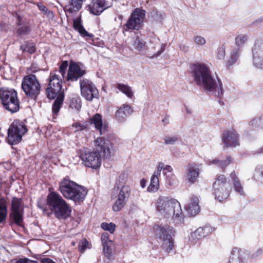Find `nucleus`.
Listing matches in <instances>:
<instances>
[{
	"label": "nucleus",
	"instance_id": "f257e3e1",
	"mask_svg": "<svg viewBox=\"0 0 263 263\" xmlns=\"http://www.w3.org/2000/svg\"><path fill=\"white\" fill-rule=\"evenodd\" d=\"M95 143L96 151L84 147L79 149L77 153L84 165L97 170L101 166V156L105 157L110 153V142L103 137H99L95 141Z\"/></svg>",
	"mask_w": 263,
	"mask_h": 263
},
{
	"label": "nucleus",
	"instance_id": "f03ea898",
	"mask_svg": "<svg viewBox=\"0 0 263 263\" xmlns=\"http://www.w3.org/2000/svg\"><path fill=\"white\" fill-rule=\"evenodd\" d=\"M194 80L198 85H202L203 89L208 92H213L215 96L221 98L223 96L222 84L218 79V85L212 77L210 69L204 64H197L193 66Z\"/></svg>",
	"mask_w": 263,
	"mask_h": 263
},
{
	"label": "nucleus",
	"instance_id": "7ed1b4c3",
	"mask_svg": "<svg viewBox=\"0 0 263 263\" xmlns=\"http://www.w3.org/2000/svg\"><path fill=\"white\" fill-rule=\"evenodd\" d=\"M38 208L44 213H48V210L54 214L58 219H66L71 214L70 206L57 192H50L46 198V203L42 201L37 202Z\"/></svg>",
	"mask_w": 263,
	"mask_h": 263
},
{
	"label": "nucleus",
	"instance_id": "20e7f679",
	"mask_svg": "<svg viewBox=\"0 0 263 263\" xmlns=\"http://www.w3.org/2000/svg\"><path fill=\"white\" fill-rule=\"evenodd\" d=\"M58 191L64 198L73 201L77 204L84 201L88 193L84 186L71 180L67 176L59 182Z\"/></svg>",
	"mask_w": 263,
	"mask_h": 263
},
{
	"label": "nucleus",
	"instance_id": "39448f33",
	"mask_svg": "<svg viewBox=\"0 0 263 263\" xmlns=\"http://www.w3.org/2000/svg\"><path fill=\"white\" fill-rule=\"evenodd\" d=\"M0 104L5 110L11 114L18 112L21 108V102L17 92L14 89L1 87Z\"/></svg>",
	"mask_w": 263,
	"mask_h": 263
},
{
	"label": "nucleus",
	"instance_id": "423d86ee",
	"mask_svg": "<svg viewBox=\"0 0 263 263\" xmlns=\"http://www.w3.org/2000/svg\"><path fill=\"white\" fill-rule=\"evenodd\" d=\"M156 238L162 240L161 249L167 254L174 249V240L172 236L175 234V230L169 226L156 225L154 227Z\"/></svg>",
	"mask_w": 263,
	"mask_h": 263
},
{
	"label": "nucleus",
	"instance_id": "0eeeda50",
	"mask_svg": "<svg viewBox=\"0 0 263 263\" xmlns=\"http://www.w3.org/2000/svg\"><path fill=\"white\" fill-rule=\"evenodd\" d=\"M21 87L26 97L35 102L41 93V86L36 76L30 74L25 76L23 78Z\"/></svg>",
	"mask_w": 263,
	"mask_h": 263
},
{
	"label": "nucleus",
	"instance_id": "6e6552de",
	"mask_svg": "<svg viewBox=\"0 0 263 263\" xmlns=\"http://www.w3.org/2000/svg\"><path fill=\"white\" fill-rule=\"evenodd\" d=\"M27 132V126L23 121L14 120L8 129L7 142L12 145L19 143Z\"/></svg>",
	"mask_w": 263,
	"mask_h": 263
},
{
	"label": "nucleus",
	"instance_id": "1a4fd4ad",
	"mask_svg": "<svg viewBox=\"0 0 263 263\" xmlns=\"http://www.w3.org/2000/svg\"><path fill=\"white\" fill-rule=\"evenodd\" d=\"M156 208L161 213L166 215H172L175 219L179 218L182 215L180 203L174 199L168 200L159 199Z\"/></svg>",
	"mask_w": 263,
	"mask_h": 263
},
{
	"label": "nucleus",
	"instance_id": "9d476101",
	"mask_svg": "<svg viewBox=\"0 0 263 263\" xmlns=\"http://www.w3.org/2000/svg\"><path fill=\"white\" fill-rule=\"evenodd\" d=\"M48 85L45 90L46 97L49 100L54 99L61 93L65 95L62 89L63 80L55 72H50L48 78Z\"/></svg>",
	"mask_w": 263,
	"mask_h": 263
},
{
	"label": "nucleus",
	"instance_id": "9b49d317",
	"mask_svg": "<svg viewBox=\"0 0 263 263\" xmlns=\"http://www.w3.org/2000/svg\"><path fill=\"white\" fill-rule=\"evenodd\" d=\"M120 182V181H119ZM114 190L119 191L117 198L112 205V210L115 212H119L121 210L126 204L131 194L132 190L128 185H121L120 182H116L114 186Z\"/></svg>",
	"mask_w": 263,
	"mask_h": 263
},
{
	"label": "nucleus",
	"instance_id": "f8f14e48",
	"mask_svg": "<svg viewBox=\"0 0 263 263\" xmlns=\"http://www.w3.org/2000/svg\"><path fill=\"white\" fill-rule=\"evenodd\" d=\"M146 11L142 8H137L134 9L127 20L126 24L123 26V29L126 31L132 30H138L143 24L145 17Z\"/></svg>",
	"mask_w": 263,
	"mask_h": 263
},
{
	"label": "nucleus",
	"instance_id": "ddd939ff",
	"mask_svg": "<svg viewBox=\"0 0 263 263\" xmlns=\"http://www.w3.org/2000/svg\"><path fill=\"white\" fill-rule=\"evenodd\" d=\"M227 179L223 174H218L213 183V187L215 199L222 201L230 195V192L226 187Z\"/></svg>",
	"mask_w": 263,
	"mask_h": 263
},
{
	"label": "nucleus",
	"instance_id": "4468645a",
	"mask_svg": "<svg viewBox=\"0 0 263 263\" xmlns=\"http://www.w3.org/2000/svg\"><path fill=\"white\" fill-rule=\"evenodd\" d=\"M81 96L88 101L99 99V92L96 85L89 80L83 79L80 81Z\"/></svg>",
	"mask_w": 263,
	"mask_h": 263
},
{
	"label": "nucleus",
	"instance_id": "2eb2a0df",
	"mask_svg": "<svg viewBox=\"0 0 263 263\" xmlns=\"http://www.w3.org/2000/svg\"><path fill=\"white\" fill-rule=\"evenodd\" d=\"M86 73V70L81 67L80 63L70 61L68 70L66 80L77 81Z\"/></svg>",
	"mask_w": 263,
	"mask_h": 263
},
{
	"label": "nucleus",
	"instance_id": "dca6fc26",
	"mask_svg": "<svg viewBox=\"0 0 263 263\" xmlns=\"http://www.w3.org/2000/svg\"><path fill=\"white\" fill-rule=\"evenodd\" d=\"M253 63L259 68H263V40L256 41L252 49Z\"/></svg>",
	"mask_w": 263,
	"mask_h": 263
},
{
	"label": "nucleus",
	"instance_id": "f3484780",
	"mask_svg": "<svg viewBox=\"0 0 263 263\" xmlns=\"http://www.w3.org/2000/svg\"><path fill=\"white\" fill-rule=\"evenodd\" d=\"M221 139L227 147H236L239 145V135L234 129L224 130L222 134Z\"/></svg>",
	"mask_w": 263,
	"mask_h": 263
},
{
	"label": "nucleus",
	"instance_id": "a211bd4d",
	"mask_svg": "<svg viewBox=\"0 0 263 263\" xmlns=\"http://www.w3.org/2000/svg\"><path fill=\"white\" fill-rule=\"evenodd\" d=\"M73 28L78 31L80 35L85 38V40L90 44H93L94 35L88 32L82 25V21L81 16H78L73 20Z\"/></svg>",
	"mask_w": 263,
	"mask_h": 263
},
{
	"label": "nucleus",
	"instance_id": "6ab92c4d",
	"mask_svg": "<svg viewBox=\"0 0 263 263\" xmlns=\"http://www.w3.org/2000/svg\"><path fill=\"white\" fill-rule=\"evenodd\" d=\"M88 7L91 13L98 15L109 8L110 5L107 0H92Z\"/></svg>",
	"mask_w": 263,
	"mask_h": 263
},
{
	"label": "nucleus",
	"instance_id": "aec40b11",
	"mask_svg": "<svg viewBox=\"0 0 263 263\" xmlns=\"http://www.w3.org/2000/svg\"><path fill=\"white\" fill-rule=\"evenodd\" d=\"M214 229L210 226L206 225L197 228L191 233V237L194 240H198L208 236L214 231Z\"/></svg>",
	"mask_w": 263,
	"mask_h": 263
},
{
	"label": "nucleus",
	"instance_id": "412c9836",
	"mask_svg": "<svg viewBox=\"0 0 263 263\" xmlns=\"http://www.w3.org/2000/svg\"><path fill=\"white\" fill-rule=\"evenodd\" d=\"M132 112L133 109L129 105L123 104L122 106L118 107L115 112V118L118 122H123Z\"/></svg>",
	"mask_w": 263,
	"mask_h": 263
},
{
	"label": "nucleus",
	"instance_id": "4be33fe9",
	"mask_svg": "<svg viewBox=\"0 0 263 263\" xmlns=\"http://www.w3.org/2000/svg\"><path fill=\"white\" fill-rule=\"evenodd\" d=\"M186 210L191 216H195L199 212V199L197 196L193 195L190 197Z\"/></svg>",
	"mask_w": 263,
	"mask_h": 263
},
{
	"label": "nucleus",
	"instance_id": "5701e85b",
	"mask_svg": "<svg viewBox=\"0 0 263 263\" xmlns=\"http://www.w3.org/2000/svg\"><path fill=\"white\" fill-rule=\"evenodd\" d=\"M90 124L95 125V128L98 130L101 135L107 130V126H103L102 116L98 113L96 114L90 119Z\"/></svg>",
	"mask_w": 263,
	"mask_h": 263
},
{
	"label": "nucleus",
	"instance_id": "b1692460",
	"mask_svg": "<svg viewBox=\"0 0 263 263\" xmlns=\"http://www.w3.org/2000/svg\"><path fill=\"white\" fill-rule=\"evenodd\" d=\"M199 174V170L194 163H190L187 165V178L191 183H194Z\"/></svg>",
	"mask_w": 263,
	"mask_h": 263
},
{
	"label": "nucleus",
	"instance_id": "393cba45",
	"mask_svg": "<svg viewBox=\"0 0 263 263\" xmlns=\"http://www.w3.org/2000/svg\"><path fill=\"white\" fill-rule=\"evenodd\" d=\"M83 0H69L64 7L65 12L72 13L79 11L82 8Z\"/></svg>",
	"mask_w": 263,
	"mask_h": 263
},
{
	"label": "nucleus",
	"instance_id": "a878e982",
	"mask_svg": "<svg viewBox=\"0 0 263 263\" xmlns=\"http://www.w3.org/2000/svg\"><path fill=\"white\" fill-rule=\"evenodd\" d=\"M245 260L242 250L239 248H235L231 252L229 263H245Z\"/></svg>",
	"mask_w": 263,
	"mask_h": 263
},
{
	"label": "nucleus",
	"instance_id": "bb28decb",
	"mask_svg": "<svg viewBox=\"0 0 263 263\" xmlns=\"http://www.w3.org/2000/svg\"><path fill=\"white\" fill-rule=\"evenodd\" d=\"M10 219L11 223H13L19 227H24L23 211L11 212Z\"/></svg>",
	"mask_w": 263,
	"mask_h": 263
},
{
	"label": "nucleus",
	"instance_id": "cd10ccee",
	"mask_svg": "<svg viewBox=\"0 0 263 263\" xmlns=\"http://www.w3.org/2000/svg\"><path fill=\"white\" fill-rule=\"evenodd\" d=\"M65 95L61 93L55 98L52 106V111L53 115H57L61 108L64 100Z\"/></svg>",
	"mask_w": 263,
	"mask_h": 263
},
{
	"label": "nucleus",
	"instance_id": "c85d7f7f",
	"mask_svg": "<svg viewBox=\"0 0 263 263\" xmlns=\"http://www.w3.org/2000/svg\"><path fill=\"white\" fill-rule=\"evenodd\" d=\"M8 214L7 202L5 198H0V223L5 221Z\"/></svg>",
	"mask_w": 263,
	"mask_h": 263
},
{
	"label": "nucleus",
	"instance_id": "c756f323",
	"mask_svg": "<svg viewBox=\"0 0 263 263\" xmlns=\"http://www.w3.org/2000/svg\"><path fill=\"white\" fill-rule=\"evenodd\" d=\"M116 87L122 93L125 94L128 98H132L133 97V92L132 88L128 85L122 83H117Z\"/></svg>",
	"mask_w": 263,
	"mask_h": 263
},
{
	"label": "nucleus",
	"instance_id": "7c9ffc66",
	"mask_svg": "<svg viewBox=\"0 0 263 263\" xmlns=\"http://www.w3.org/2000/svg\"><path fill=\"white\" fill-rule=\"evenodd\" d=\"M20 49L23 52H26L30 54L34 53L36 51L35 44L29 42H25L20 46Z\"/></svg>",
	"mask_w": 263,
	"mask_h": 263
},
{
	"label": "nucleus",
	"instance_id": "2f4dec72",
	"mask_svg": "<svg viewBox=\"0 0 263 263\" xmlns=\"http://www.w3.org/2000/svg\"><path fill=\"white\" fill-rule=\"evenodd\" d=\"M248 40V35L247 34H239L236 36L235 39V43L237 46L236 49L240 50L241 47L245 44Z\"/></svg>",
	"mask_w": 263,
	"mask_h": 263
},
{
	"label": "nucleus",
	"instance_id": "473e14b6",
	"mask_svg": "<svg viewBox=\"0 0 263 263\" xmlns=\"http://www.w3.org/2000/svg\"><path fill=\"white\" fill-rule=\"evenodd\" d=\"M239 49H233L230 58L227 61V66L229 67L232 66L237 61L239 56Z\"/></svg>",
	"mask_w": 263,
	"mask_h": 263
},
{
	"label": "nucleus",
	"instance_id": "72a5a7b5",
	"mask_svg": "<svg viewBox=\"0 0 263 263\" xmlns=\"http://www.w3.org/2000/svg\"><path fill=\"white\" fill-rule=\"evenodd\" d=\"M159 187V181L158 177H152L150 184L147 188L148 192H156Z\"/></svg>",
	"mask_w": 263,
	"mask_h": 263
},
{
	"label": "nucleus",
	"instance_id": "f704fd0d",
	"mask_svg": "<svg viewBox=\"0 0 263 263\" xmlns=\"http://www.w3.org/2000/svg\"><path fill=\"white\" fill-rule=\"evenodd\" d=\"M69 107L72 109H75L77 110L80 109L82 107L81 100L80 97H73L71 99Z\"/></svg>",
	"mask_w": 263,
	"mask_h": 263
},
{
	"label": "nucleus",
	"instance_id": "c9c22d12",
	"mask_svg": "<svg viewBox=\"0 0 263 263\" xmlns=\"http://www.w3.org/2000/svg\"><path fill=\"white\" fill-rule=\"evenodd\" d=\"M22 203V199L16 197H13L12 200L11 212H20V207Z\"/></svg>",
	"mask_w": 263,
	"mask_h": 263
},
{
	"label": "nucleus",
	"instance_id": "e433bc0d",
	"mask_svg": "<svg viewBox=\"0 0 263 263\" xmlns=\"http://www.w3.org/2000/svg\"><path fill=\"white\" fill-rule=\"evenodd\" d=\"M31 31V29L29 25H23L17 29L16 33L19 36H23L29 34Z\"/></svg>",
	"mask_w": 263,
	"mask_h": 263
},
{
	"label": "nucleus",
	"instance_id": "4c0bfd02",
	"mask_svg": "<svg viewBox=\"0 0 263 263\" xmlns=\"http://www.w3.org/2000/svg\"><path fill=\"white\" fill-rule=\"evenodd\" d=\"M101 227L104 230L107 231L111 234H113L115 231L116 224L114 223L110 222L108 223L107 222H103L101 223Z\"/></svg>",
	"mask_w": 263,
	"mask_h": 263
},
{
	"label": "nucleus",
	"instance_id": "58836bf2",
	"mask_svg": "<svg viewBox=\"0 0 263 263\" xmlns=\"http://www.w3.org/2000/svg\"><path fill=\"white\" fill-rule=\"evenodd\" d=\"M133 45L135 48L138 51L144 49L146 47L145 42L140 40L138 37L135 39Z\"/></svg>",
	"mask_w": 263,
	"mask_h": 263
},
{
	"label": "nucleus",
	"instance_id": "ea45409f",
	"mask_svg": "<svg viewBox=\"0 0 263 263\" xmlns=\"http://www.w3.org/2000/svg\"><path fill=\"white\" fill-rule=\"evenodd\" d=\"M112 244L105 243L103 244V252L104 255L108 258L110 259L112 256Z\"/></svg>",
	"mask_w": 263,
	"mask_h": 263
},
{
	"label": "nucleus",
	"instance_id": "a19ab883",
	"mask_svg": "<svg viewBox=\"0 0 263 263\" xmlns=\"http://www.w3.org/2000/svg\"><path fill=\"white\" fill-rule=\"evenodd\" d=\"M233 184L235 192H237L240 195H245L243 186L240 182V180L233 182Z\"/></svg>",
	"mask_w": 263,
	"mask_h": 263
},
{
	"label": "nucleus",
	"instance_id": "79ce46f5",
	"mask_svg": "<svg viewBox=\"0 0 263 263\" xmlns=\"http://www.w3.org/2000/svg\"><path fill=\"white\" fill-rule=\"evenodd\" d=\"M254 178L256 180L263 178V165L258 166L256 168L254 174Z\"/></svg>",
	"mask_w": 263,
	"mask_h": 263
},
{
	"label": "nucleus",
	"instance_id": "37998d69",
	"mask_svg": "<svg viewBox=\"0 0 263 263\" xmlns=\"http://www.w3.org/2000/svg\"><path fill=\"white\" fill-rule=\"evenodd\" d=\"M232 158L231 156H228L226 158V160L221 161L220 162V164H219V167H220L223 171H224L226 167L232 163Z\"/></svg>",
	"mask_w": 263,
	"mask_h": 263
},
{
	"label": "nucleus",
	"instance_id": "c03bdc74",
	"mask_svg": "<svg viewBox=\"0 0 263 263\" xmlns=\"http://www.w3.org/2000/svg\"><path fill=\"white\" fill-rule=\"evenodd\" d=\"M178 136H166L164 138L165 144H174L178 140Z\"/></svg>",
	"mask_w": 263,
	"mask_h": 263
},
{
	"label": "nucleus",
	"instance_id": "a18cd8bd",
	"mask_svg": "<svg viewBox=\"0 0 263 263\" xmlns=\"http://www.w3.org/2000/svg\"><path fill=\"white\" fill-rule=\"evenodd\" d=\"M88 241L86 238H83L81 241L79 243L78 249L81 253H83L86 249L88 247Z\"/></svg>",
	"mask_w": 263,
	"mask_h": 263
},
{
	"label": "nucleus",
	"instance_id": "49530a36",
	"mask_svg": "<svg viewBox=\"0 0 263 263\" xmlns=\"http://www.w3.org/2000/svg\"><path fill=\"white\" fill-rule=\"evenodd\" d=\"M68 66V62L67 61H62L61 65L60 66L59 72L61 74L62 78H64L66 73L67 68Z\"/></svg>",
	"mask_w": 263,
	"mask_h": 263
},
{
	"label": "nucleus",
	"instance_id": "de8ad7c7",
	"mask_svg": "<svg viewBox=\"0 0 263 263\" xmlns=\"http://www.w3.org/2000/svg\"><path fill=\"white\" fill-rule=\"evenodd\" d=\"M225 55V47L224 45H222L218 49L217 57L218 59L222 60L224 59Z\"/></svg>",
	"mask_w": 263,
	"mask_h": 263
},
{
	"label": "nucleus",
	"instance_id": "09e8293b",
	"mask_svg": "<svg viewBox=\"0 0 263 263\" xmlns=\"http://www.w3.org/2000/svg\"><path fill=\"white\" fill-rule=\"evenodd\" d=\"M109 234L106 233L104 232L101 235V240L102 242V244H105V243H109L112 244V241L109 239Z\"/></svg>",
	"mask_w": 263,
	"mask_h": 263
},
{
	"label": "nucleus",
	"instance_id": "8fccbe9b",
	"mask_svg": "<svg viewBox=\"0 0 263 263\" xmlns=\"http://www.w3.org/2000/svg\"><path fill=\"white\" fill-rule=\"evenodd\" d=\"M162 168H163V163L161 162H159L156 170L152 177H158V176H160L161 174V171L162 170Z\"/></svg>",
	"mask_w": 263,
	"mask_h": 263
},
{
	"label": "nucleus",
	"instance_id": "3c124183",
	"mask_svg": "<svg viewBox=\"0 0 263 263\" xmlns=\"http://www.w3.org/2000/svg\"><path fill=\"white\" fill-rule=\"evenodd\" d=\"M194 41L199 45H204L206 42L205 39L201 36H196L194 37Z\"/></svg>",
	"mask_w": 263,
	"mask_h": 263
},
{
	"label": "nucleus",
	"instance_id": "603ef678",
	"mask_svg": "<svg viewBox=\"0 0 263 263\" xmlns=\"http://www.w3.org/2000/svg\"><path fill=\"white\" fill-rule=\"evenodd\" d=\"M15 263H39L37 261L32 260L29 259L25 258H20L17 260Z\"/></svg>",
	"mask_w": 263,
	"mask_h": 263
},
{
	"label": "nucleus",
	"instance_id": "864d4df0",
	"mask_svg": "<svg viewBox=\"0 0 263 263\" xmlns=\"http://www.w3.org/2000/svg\"><path fill=\"white\" fill-rule=\"evenodd\" d=\"M9 29L8 24L3 22H0V32H7Z\"/></svg>",
	"mask_w": 263,
	"mask_h": 263
},
{
	"label": "nucleus",
	"instance_id": "5fc2aeb1",
	"mask_svg": "<svg viewBox=\"0 0 263 263\" xmlns=\"http://www.w3.org/2000/svg\"><path fill=\"white\" fill-rule=\"evenodd\" d=\"M72 126L81 130H84L86 128V126L85 125L80 122H76L73 124Z\"/></svg>",
	"mask_w": 263,
	"mask_h": 263
},
{
	"label": "nucleus",
	"instance_id": "6e6d98bb",
	"mask_svg": "<svg viewBox=\"0 0 263 263\" xmlns=\"http://www.w3.org/2000/svg\"><path fill=\"white\" fill-rule=\"evenodd\" d=\"M230 177L233 182L239 180V178L237 177L236 172L235 171H233L231 173Z\"/></svg>",
	"mask_w": 263,
	"mask_h": 263
},
{
	"label": "nucleus",
	"instance_id": "4d7b16f0",
	"mask_svg": "<svg viewBox=\"0 0 263 263\" xmlns=\"http://www.w3.org/2000/svg\"><path fill=\"white\" fill-rule=\"evenodd\" d=\"M162 170L164 175H165L167 172H172L173 171V168L170 165H166L165 166L164 164L163 168H162Z\"/></svg>",
	"mask_w": 263,
	"mask_h": 263
},
{
	"label": "nucleus",
	"instance_id": "13d9d810",
	"mask_svg": "<svg viewBox=\"0 0 263 263\" xmlns=\"http://www.w3.org/2000/svg\"><path fill=\"white\" fill-rule=\"evenodd\" d=\"M38 8L40 10H41L42 12H44L45 14H47L50 12V11L48 10L47 7L43 4L38 5Z\"/></svg>",
	"mask_w": 263,
	"mask_h": 263
},
{
	"label": "nucleus",
	"instance_id": "bf43d9fd",
	"mask_svg": "<svg viewBox=\"0 0 263 263\" xmlns=\"http://www.w3.org/2000/svg\"><path fill=\"white\" fill-rule=\"evenodd\" d=\"M220 160L217 159H214L209 161L210 164H216L219 166L220 164Z\"/></svg>",
	"mask_w": 263,
	"mask_h": 263
},
{
	"label": "nucleus",
	"instance_id": "052dcab7",
	"mask_svg": "<svg viewBox=\"0 0 263 263\" xmlns=\"http://www.w3.org/2000/svg\"><path fill=\"white\" fill-rule=\"evenodd\" d=\"M179 48L181 50L183 51L184 52H187L189 50V46L184 45V44H181L179 46Z\"/></svg>",
	"mask_w": 263,
	"mask_h": 263
},
{
	"label": "nucleus",
	"instance_id": "680f3d73",
	"mask_svg": "<svg viewBox=\"0 0 263 263\" xmlns=\"http://www.w3.org/2000/svg\"><path fill=\"white\" fill-rule=\"evenodd\" d=\"M41 263H56L51 259L49 258H45L42 260Z\"/></svg>",
	"mask_w": 263,
	"mask_h": 263
},
{
	"label": "nucleus",
	"instance_id": "e2e57ef3",
	"mask_svg": "<svg viewBox=\"0 0 263 263\" xmlns=\"http://www.w3.org/2000/svg\"><path fill=\"white\" fill-rule=\"evenodd\" d=\"M16 19H17V22L16 23V25L18 26H21L22 25V17L20 15H17V17H16Z\"/></svg>",
	"mask_w": 263,
	"mask_h": 263
},
{
	"label": "nucleus",
	"instance_id": "0e129e2a",
	"mask_svg": "<svg viewBox=\"0 0 263 263\" xmlns=\"http://www.w3.org/2000/svg\"><path fill=\"white\" fill-rule=\"evenodd\" d=\"M169 118L170 116L168 115L165 116L164 119L162 120V122L164 123V125H166L169 123Z\"/></svg>",
	"mask_w": 263,
	"mask_h": 263
},
{
	"label": "nucleus",
	"instance_id": "69168bd1",
	"mask_svg": "<svg viewBox=\"0 0 263 263\" xmlns=\"http://www.w3.org/2000/svg\"><path fill=\"white\" fill-rule=\"evenodd\" d=\"M146 184V180L144 179H142L140 181V185L142 188H144L145 187Z\"/></svg>",
	"mask_w": 263,
	"mask_h": 263
},
{
	"label": "nucleus",
	"instance_id": "338daca9",
	"mask_svg": "<svg viewBox=\"0 0 263 263\" xmlns=\"http://www.w3.org/2000/svg\"><path fill=\"white\" fill-rule=\"evenodd\" d=\"M260 119H254V120H253L251 122V124L252 125H253L256 122H257L258 120H259Z\"/></svg>",
	"mask_w": 263,
	"mask_h": 263
},
{
	"label": "nucleus",
	"instance_id": "774afa93",
	"mask_svg": "<svg viewBox=\"0 0 263 263\" xmlns=\"http://www.w3.org/2000/svg\"><path fill=\"white\" fill-rule=\"evenodd\" d=\"M186 111L187 113H189V114H190L191 112L190 111H189V110H188L187 108H186Z\"/></svg>",
	"mask_w": 263,
	"mask_h": 263
}]
</instances>
